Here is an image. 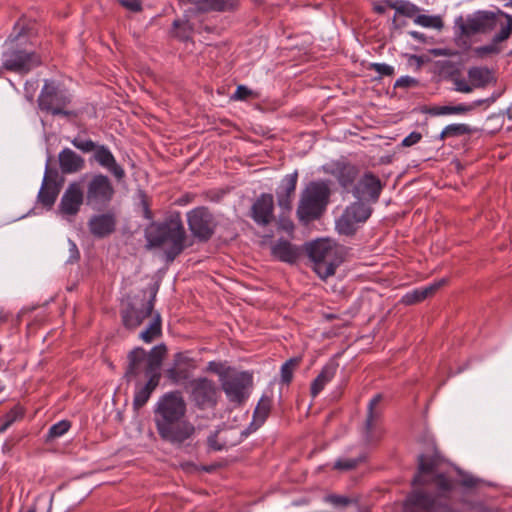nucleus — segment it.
I'll use <instances>...</instances> for the list:
<instances>
[{
    "label": "nucleus",
    "instance_id": "obj_58",
    "mask_svg": "<svg viewBox=\"0 0 512 512\" xmlns=\"http://www.w3.org/2000/svg\"><path fill=\"white\" fill-rule=\"evenodd\" d=\"M386 7H388V5L385 3V1L382 3V4H377L374 6V10L377 12V13H384L385 10H386Z\"/></svg>",
    "mask_w": 512,
    "mask_h": 512
},
{
    "label": "nucleus",
    "instance_id": "obj_61",
    "mask_svg": "<svg viewBox=\"0 0 512 512\" xmlns=\"http://www.w3.org/2000/svg\"><path fill=\"white\" fill-rule=\"evenodd\" d=\"M283 227L286 229V230H290L293 228V224L291 222H287L283 225Z\"/></svg>",
    "mask_w": 512,
    "mask_h": 512
},
{
    "label": "nucleus",
    "instance_id": "obj_54",
    "mask_svg": "<svg viewBox=\"0 0 512 512\" xmlns=\"http://www.w3.org/2000/svg\"><path fill=\"white\" fill-rule=\"evenodd\" d=\"M68 245H69V253H70L69 261L70 262L77 261L80 257V253L77 248V245L72 240H68Z\"/></svg>",
    "mask_w": 512,
    "mask_h": 512
},
{
    "label": "nucleus",
    "instance_id": "obj_41",
    "mask_svg": "<svg viewBox=\"0 0 512 512\" xmlns=\"http://www.w3.org/2000/svg\"><path fill=\"white\" fill-rule=\"evenodd\" d=\"M175 36L181 40H188L191 36L192 26L188 21L175 20L173 22Z\"/></svg>",
    "mask_w": 512,
    "mask_h": 512
},
{
    "label": "nucleus",
    "instance_id": "obj_48",
    "mask_svg": "<svg viewBox=\"0 0 512 512\" xmlns=\"http://www.w3.org/2000/svg\"><path fill=\"white\" fill-rule=\"evenodd\" d=\"M446 281L447 280L443 278L425 287H421V294L424 295V298L426 299L427 297L433 295L440 287L445 285Z\"/></svg>",
    "mask_w": 512,
    "mask_h": 512
},
{
    "label": "nucleus",
    "instance_id": "obj_53",
    "mask_svg": "<svg viewBox=\"0 0 512 512\" xmlns=\"http://www.w3.org/2000/svg\"><path fill=\"white\" fill-rule=\"evenodd\" d=\"M417 84V80L410 76H402L396 80L394 87L409 88Z\"/></svg>",
    "mask_w": 512,
    "mask_h": 512
},
{
    "label": "nucleus",
    "instance_id": "obj_18",
    "mask_svg": "<svg viewBox=\"0 0 512 512\" xmlns=\"http://www.w3.org/2000/svg\"><path fill=\"white\" fill-rule=\"evenodd\" d=\"M382 190L379 178L372 173H365L354 186L353 196L360 201L376 202Z\"/></svg>",
    "mask_w": 512,
    "mask_h": 512
},
{
    "label": "nucleus",
    "instance_id": "obj_57",
    "mask_svg": "<svg viewBox=\"0 0 512 512\" xmlns=\"http://www.w3.org/2000/svg\"><path fill=\"white\" fill-rule=\"evenodd\" d=\"M121 3L132 11H138L141 8L137 0H122Z\"/></svg>",
    "mask_w": 512,
    "mask_h": 512
},
{
    "label": "nucleus",
    "instance_id": "obj_21",
    "mask_svg": "<svg viewBox=\"0 0 512 512\" xmlns=\"http://www.w3.org/2000/svg\"><path fill=\"white\" fill-rule=\"evenodd\" d=\"M512 34V17H507V21L501 23V29L496 33L490 44L474 48L473 53L477 57H485L487 55L498 54L501 49L498 46L506 41Z\"/></svg>",
    "mask_w": 512,
    "mask_h": 512
},
{
    "label": "nucleus",
    "instance_id": "obj_4",
    "mask_svg": "<svg viewBox=\"0 0 512 512\" xmlns=\"http://www.w3.org/2000/svg\"><path fill=\"white\" fill-rule=\"evenodd\" d=\"M443 464L444 460L437 451H434L431 457L419 455L418 473L413 479V484H434L440 496H446L453 489V482L445 475Z\"/></svg>",
    "mask_w": 512,
    "mask_h": 512
},
{
    "label": "nucleus",
    "instance_id": "obj_1",
    "mask_svg": "<svg viewBox=\"0 0 512 512\" xmlns=\"http://www.w3.org/2000/svg\"><path fill=\"white\" fill-rule=\"evenodd\" d=\"M164 348L154 347L151 354L146 358V352L142 348L133 349L128 355V367L125 376L130 378L140 374L142 366L145 365V375L148 381L141 386L135 393L133 406L135 409L143 407L149 400L152 392L159 385L160 381V365Z\"/></svg>",
    "mask_w": 512,
    "mask_h": 512
},
{
    "label": "nucleus",
    "instance_id": "obj_51",
    "mask_svg": "<svg viewBox=\"0 0 512 512\" xmlns=\"http://www.w3.org/2000/svg\"><path fill=\"white\" fill-rule=\"evenodd\" d=\"M217 437L218 432H214L207 439L208 447L212 451H221L225 447V444L220 442Z\"/></svg>",
    "mask_w": 512,
    "mask_h": 512
},
{
    "label": "nucleus",
    "instance_id": "obj_35",
    "mask_svg": "<svg viewBox=\"0 0 512 512\" xmlns=\"http://www.w3.org/2000/svg\"><path fill=\"white\" fill-rule=\"evenodd\" d=\"M382 395H375L368 404V415L366 419V440L369 442L371 440L369 433L372 430L374 421L379 417L380 412L376 409V406L381 402Z\"/></svg>",
    "mask_w": 512,
    "mask_h": 512
},
{
    "label": "nucleus",
    "instance_id": "obj_31",
    "mask_svg": "<svg viewBox=\"0 0 512 512\" xmlns=\"http://www.w3.org/2000/svg\"><path fill=\"white\" fill-rule=\"evenodd\" d=\"M467 74L474 88L485 87L493 80L492 72L487 67H471Z\"/></svg>",
    "mask_w": 512,
    "mask_h": 512
},
{
    "label": "nucleus",
    "instance_id": "obj_36",
    "mask_svg": "<svg viewBox=\"0 0 512 512\" xmlns=\"http://www.w3.org/2000/svg\"><path fill=\"white\" fill-rule=\"evenodd\" d=\"M161 334V318L159 314H155L149 326L140 333V338L146 342H152L156 337Z\"/></svg>",
    "mask_w": 512,
    "mask_h": 512
},
{
    "label": "nucleus",
    "instance_id": "obj_38",
    "mask_svg": "<svg viewBox=\"0 0 512 512\" xmlns=\"http://www.w3.org/2000/svg\"><path fill=\"white\" fill-rule=\"evenodd\" d=\"M270 408L271 398L267 396L261 397L254 411V420L263 423L270 412Z\"/></svg>",
    "mask_w": 512,
    "mask_h": 512
},
{
    "label": "nucleus",
    "instance_id": "obj_49",
    "mask_svg": "<svg viewBox=\"0 0 512 512\" xmlns=\"http://www.w3.org/2000/svg\"><path fill=\"white\" fill-rule=\"evenodd\" d=\"M20 416V413L18 410L13 409L9 413H7L0 425V433L6 431L8 427L15 422V420Z\"/></svg>",
    "mask_w": 512,
    "mask_h": 512
},
{
    "label": "nucleus",
    "instance_id": "obj_50",
    "mask_svg": "<svg viewBox=\"0 0 512 512\" xmlns=\"http://www.w3.org/2000/svg\"><path fill=\"white\" fill-rule=\"evenodd\" d=\"M453 83L455 85V90L457 92H461V93H470L473 91V88H474V86H472L471 82L468 83L463 78H454Z\"/></svg>",
    "mask_w": 512,
    "mask_h": 512
},
{
    "label": "nucleus",
    "instance_id": "obj_20",
    "mask_svg": "<svg viewBox=\"0 0 512 512\" xmlns=\"http://www.w3.org/2000/svg\"><path fill=\"white\" fill-rule=\"evenodd\" d=\"M326 173L335 177L338 183L344 188H349L355 181L358 175L356 166L343 162L336 161L324 167Z\"/></svg>",
    "mask_w": 512,
    "mask_h": 512
},
{
    "label": "nucleus",
    "instance_id": "obj_8",
    "mask_svg": "<svg viewBox=\"0 0 512 512\" xmlns=\"http://www.w3.org/2000/svg\"><path fill=\"white\" fill-rule=\"evenodd\" d=\"M187 405L178 391L167 392L162 395L154 407V423L155 426L169 422L171 420H178L186 416Z\"/></svg>",
    "mask_w": 512,
    "mask_h": 512
},
{
    "label": "nucleus",
    "instance_id": "obj_60",
    "mask_svg": "<svg viewBox=\"0 0 512 512\" xmlns=\"http://www.w3.org/2000/svg\"><path fill=\"white\" fill-rule=\"evenodd\" d=\"M505 115L509 120H512V103L506 109Z\"/></svg>",
    "mask_w": 512,
    "mask_h": 512
},
{
    "label": "nucleus",
    "instance_id": "obj_28",
    "mask_svg": "<svg viewBox=\"0 0 512 512\" xmlns=\"http://www.w3.org/2000/svg\"><path fill=\"white\" fill-rule=\"evenodd\" d=\"M189 359L182 353L175 355L173 365L167 369L166 375L173 383H179L188 377Z\"/></svg>",
    "mask_w": 512,
    "mask_h": 512
},
{
    "label": "nucleus",
    "instance_id": "obj_42",
    "mask_svg": "<svg viewBox=\"0 0 512 512\" xmlns=\"http://www.w3.org/2000/svg\"><path fill=\"white\" fill-rule=\"evenodd\" d=\"M72 145L81 150L82 152L88 153L95 151L98 145L90 139L74 138L71 141Z\"/></svg>",
    "mask_w": 512,
    "mask_h": 512
},
{
    "label": "nucleus",
    "instance_id": "obj_40",
    "mask_svg": "<svg viewBox=\"0 0 512 512\" xmlns=\"http://www.w3.org/2000/svg\"><path fill=\"white\" fill-rule=\"evenodd\" d=\"M469 132V127L466 124H450L447 125L441 132L440 138L463 135Z\"/></svg>",
    "mask_w": 512,
    "mask_h": 512
},
{
    "label": "nucleus",
    "instance_id": "obj_22",
    "mask_svg": "<svg viewBox=\"0 0 512 512\" xmlns=\"http://www.w3.org/2000/svg\"><path fill=\"white\" fill-rule=\"evenodd\" d=\"M298 180L297 171L287 174L277 188L276 196L277 202L281 209L289 211L291 209L292 199L296 190Z\"/></svg>",
    "mask_w": 512,
    "mask_h": 512
},
{
    "label": "nucleus",
    "instance_id": "obj_26",
    "mask_svg": "<svg viewBox=\"0 0 512 512\" xmlns=\"http://www.w3.org/2000/svg\"><path fill=\"white\" fill-rule=\"evenodd\" d=\"M58 158L60 169L64 174L76 173L84 167V159L69 148L60 151Z\"/></svg>",
    "mask_w": 512,
    "mask_h": 512
},
{
    "label": "nucleus",
    "instance_id": "obj_19",
    "mask_svg": "<svg viewBox=\"0 0 512 512\" xmlns=\"http://www.w3.org/2000/svg\"><path fill=\"white\" fill-rule=\"evenodd\" d=\"M274 198L272 194H261L251 208V217L258 225H268L274 219Z\"/></svg>",
    "mask_w": 512,
    "mask_h": 512
},
{
    "label": "nucleus",
    "instance_id": "obj_44",
    "mask_svg": "<svg viewBox=\"0 0 512 512\" xmlns=\"http://www.w3.org/2000/svg\"><path fill=\"white\" fill-rule=\"evenodd\" d=\"M251 97L252 98H256L257 97L256 93L253 90H251L248 87H246L245 85H239L236 88V90H235V92H234V94L232 96V99L233 100L244 101V100H247V99H249Z\"/></svg>",
    "mask_w": 512,
    "mask_h": 512
},
{
    "label": "nucleus",
    "instance_id": "obj_46",
    "mask_svg": "<svg viewBox=\"0 0 512 512\" xmlns=\"http://www.w3.org/2000/svg\"><path fill=\"white\" fill-rule=\"evenodd\" d=\"M424 299H425L424 295L421 294V288H418L411 292L406 293L402 297V302L406 305H412V304L421 302Z\"/></svg>",
    "mask_w": 512,
    "mask_h": 512
},
{
    "label": "nucleus",
    "instance_id": "obj_43",
    "mask_svg": "<svg viewBox=\"0 0 512 512\" xmlns=\"http://www.w3.org/2000/svg\"><path fill=\"white\" fill-rule=\"evenodd\" d=\"M70 422L66 420L59 421L49 429V437L56 438L64 435L70 428Z\"/></svg>",
    "mask_w": 512,
    "mask_h": 512
},
{
    "label": "nucleus",
    "instance_id": "obj_7",
    "mask_svg": "<svg viewBox=\"0 0 512 512\" xmlns=\"http://www.w3.org/2000/svg\"><path fill=\"white\" fill-rule=\"evenodd\" d=\"M85 196V203L92 209H102L109 205L115 195L110 178L97 173L81 177L80 181Z\"/></svg>",
    "mask_w": 512,
    "mask_h": 512
},
{
    "label": "nucleus",
    "instance_id": "obj_9",
    "mask_svg": "<svg viewBox=\"0 0 512 512\" xmlns=\"http://www.w3.org/2000/svg\"><path fill=\"white\" fill-rule=\"evenodd\" d=\"M159 437L173 446L181 447L191 441L196 434V427L186 416L155 426Z\"/></svg>",
    "mask_w": 512,
    "mask_h": 512
},
{
    "label": "nucleus",
    "instance_id": "obj_29",
    "mask_svg": "<svg viewBox=\"0 0 512 512\" xmlns=\"http://www.w3.org/2000/svg\"><path fill=\"white\" fill-rule=\"evenodd\" d=\"M338 365L334 362L326 364L311 384V394L316 397L335 376Z\"/></svg>",
    "mask_w": 512,
    "mask_h": 512
},
{
    "label": "nucleus",
    "instance_id": "obj_59",
    "mask_svg": "<svg viewBox=\"0 0 512 512\" xmlns=\"http://www.w3.org/2000/svg\"><path fill=\"white\" fill-rule=\"evenodd\" d=\"M409 34L411 35L412 38H414L416 40H422L423 39V34L418 32V31H411V32H409Z\"/></svg>",
    "mask_w": 512,
    "mask_h": 512
},
{
    "label": "nucleus",
    "instance_id": "obj_55",
    "mask_svg": "<svg viewBox=\"0 0 512 512\" xmlns=\"http://www.w3.org/2000/svg\"><path fill=\"white\" fill-rule=\"evenodd\" d=\"M334 505L345 506L349 503V499L343 496L331 495L327 498Z\"/></svg>",
    "mask_w": 512,
    "mask_h": 512
},
{
    "label": "nucleus",
    "instance_id": "obj_47",
    "mask_svg": "<svg viewBox=\"0 0 512 512\" xmlns=\"http://www.w3.org/2000/svg\"><path fill=\"white\" fill-rule=\"evenodd\" d=\"M370 68L381 76H392L394 67L386 63H372Z\"/></svg>",
    "mask_w": 512,
    "mask_h": 512
},
{
    "label": "nucleus",
    "instance_id": "obj_33",
    "mask_svg": "<svg viewBox=\"0 0 512 512\" xmlns=\"http://www.w3.org/2000/svg\"><path fill=\"white\" fill-rule=\"evenodd\" d=\"M236 0H199L196 3L197 9L203 12L209 11H226L233 9Z\"/></svg>",
    "mask_w": 512,
    "mask_h": 512
},
{
    "label": "nucleus",
    "instance_id": "obj_56",
    "mask_svg": "<svg viewBox=\"0 0 512 512\" xmlns=\"http://www.w3.org/2000/svg\"><path fill=\"white\" fill-rule=\"evenodd\" d=\"M478 480L472 476L465 475L461 480V485L467 488L475 487Z\"/></svg>",
    "mask_w": 512,
    "mask_h": 512
},
{
    "label": "nucleus",
    "instance_id": "obj_27",
    "mask_svg": "<svg viewBox=\"0 0 512 512\" xmlns=\"http://www.w3.org/2000/svg\"><path fill=\"white\" fill-rule=\"evenodd\" d=\"M49 160L46 163L45 174L43 177L42 185L38 193V200L41 204L51 207L58 195V189L55 183L49 180Z\"/></svg>",
    "mask_w": 512,
    "mask_h": 512
},
{
    "label": "nucleus",
    "instance_id": "obj_62",
    "mask_svg": "<svg viewBox=\"0 0 512 512\" xmlns=\"http://www.w3.org/2000/svg\"><path fill=\"white\" fill-rule=\"evenodd\" d=\"M209 370L216 371V364L214 362L209 363Z\"/></svg>",
    "mask_w": 512,
    "mask_h": 512
},
{
    "label": "nucleus",
    "instance_id": "obj_2",
    "mask_svg": "<svg viewBox=\"0 0 512 512\" xmlns=\"http://www.w3.org/2000/svg\"><path fill=\"white\" fill-rule=\"evenodd\" d=\"M510 14L496 9L477 10L466 16H458L454 20V37L457 45L468 49L471 46L470 39L477 34H488L496 27L501 28V23L507 21Z\"/></svg>",
    "mask_w": 512,
    "mask_h": 512
},
{
    "label": "nucleus",
    "instance_id": "obj_10",
    "mask_svg": "<svg viewBox=\"0 0 512 512\" xmlns=\"http://www.w3.org/2000/svg\"><path fill=\"white\" fill-rule=\"evenodd\" d=\"M14 40L9 43V48L2 55L3 67L16 73H27L40 65V57L32 52L14 47Z\"/></svg>",
    "mask_w": 512,
    "mask_h": 512
},
{
    "label": "nucleus",
    "instance_id": "obj_39",
    "mask_svg": "<svg viewBox=\"0 0 512 512\" xmlns=\"http://www.w3.org/2000/svg\"><path fill=\"white\" fill-rule=\"evenodd\" d=\"M299 362L300 359L291 358L283 363L280 371L282 383L289 384L292 381L294 370L298 366Z\"/></svg>",
    "mask_w": 512,
    "mask_h": 512
},
{
    "label": "nucleus",
    "instance_id": "obj_24",
    "mask_svg": "<svg viewBox=\"0 0 512 512\" xmlns=\"http://www.w3.org/2000/svg\"><path fill=\"white\" fill-rule=\"evenodd\" d=\"M155 294L156 291H154L152 298L143 306V308L138 309L134 306H130L122 312V320L125 327L134 329L141 325L144 319L152 314Z\"/></svg>",
    "mask_w": 512,
    "mask_h": 512
},
{
    "label": "nucleus",
    "instance_id": "obj_37",
    "mask_svg": "<svg viewBox=\"0 0 512 512\" xmlns=\"http://www.w3.org/2000/svg\"><path fill=\"white\" fill-rule=\"evenodd\" d=\"M414 23L424 28H433L436 30H441L444 27V23L440 15H416Z\"/></svg>",
    "mask_w": 512,
    "mask_h": 512
},
{
    "label": "nucleus",
    "instance_id": "obj_32",
    "mask_svg": "<svg viewBox=\"0 0 512 512\" xmlns=\"http://www.w3.org/2000/svg\"><path fill=\"white\" fill-rule=\"evenodd\" d=\"M473 109V106L466 104H458L456 106H433L428 108L425 112L431 116H444V115H460L466 114Z\"/></svg>",
    "mask_w": 512,
    "mask_h": 512
},
{
    "label": "nucleus",
    "instance_id": "obj_45",
    "mask_svg": "<svg viewBox=\"0 0 512 512\" xmlns=\"http://www.w3.org/2000/svg\"><path fill=\"white\" fill-rule=\"evenodd\" d=\"M363 460V457L355 459H339L335 462L334 468L338 470H351Z\"/></svg>",
    "mask_w": 512,
    "mask_h": 512
},
{
    "label": "nucleus",
    "instance_id": "obj_63",
    "mask_svg": "<svg viewBox=\"0 0 512 512\" xmlns=\"http://www.w3.org/2000/svg\"><path fill=\"white\" fill-rule=\"evenodd\" d=\"M6 321V317L0 313V322Z\"/></svg>",
    "mask_w": 512,
    "mask_h": 512
},
{
    "label": "nucleus",
    "instance_id": "obj_13",
    "mask_svg": "<svg viewBox=\"0 0 512 512\" xmlns=\"http://www.w3.org/2000/svg\"><path fill=\"white\" fill-rule=\"evenodd\" d=\"M407 512H455L451 505L440 497H432L426 492L415 490L406 499Z\"/></svg>",
    "mask_w": 512,
    "mask_h": 512
},
{
    "label": "nucleus",
    "instance_id": "obj_6",
    "mask_svg": "<svg viewBox=\"0 0 512 512\" xmlns=\"http://www.w3.org/2000/svg\"><path fill=\"white\" fill-rule=\"evenodd\" d=\"M307 252L314 262V271L322 279L332 276L341 263L338 247L329 239H319L310 243Z\"/></svg>",
    "mask_w": 512,
    "mask_h": 512
},
{
    "label": "nucleus",
    "instance_id": "obj_17",
    "mask_svg": "<svg viewBox=\"0 0 512 512\" xmlns=\"http://www.w3.org/2000/svg\"><path fill=\"white\" fill-rule=\"evenodd\" d=\"M84 202L85 196L81 182L73 181L64 191L58 209L62 216L74 217Z\"/></svg>",
    "mask_w": 512,
    "mask_h": 512
},
{
    "label": "nucleus",
    "instance_id": "obj_30",
    "mask_svg": "<svg viewBox=\"0 0 512 512\" xmlns=\"http://www.w3.org/2000/svg\"><path fill=\"white\" fill-rule=\"evenodd\" d=\"M272 254L277 259L293 263L297 257V250L286 240H279L272 246Z\"/></svg>",
    "mask_w": 512,
    "mask_h": 512
},
{
    "label": "nucleus",
    "instance_id": "obj_34",
    "mask_svg": "<svg viewBox=\"0 0 512 512\" xmlns=\"http://www.w3.org/2000/svg\"><path fill=\"white\" fill-rule=\"evenodd\" d=\"M385 3L388 5V7L395 9L397 14L404 15L406 17H414L416 14L420 11L419 7L415 4L404 1V0H398V1H392V0H385Z\"/></svg>",
    "mask_w": 512,
    "mask_h": 512
},
{
    "label": "nucleus",
    "instance_id": "obj_23",
    "mask_svg": "<svg viewBox=\"0 0 512 512\" xmlns=\"http://www.w3.org/2000/svg\"><path fill=\"white\" fill-rule=\"evenodd\" d=\"M95 161L108 172H110L118 181L125 177V170L117 163L112 152L104 145H98L94 151Z\"/></svg>",
    "mask_w": 512,
    "mask_h": 512
},
{
    "label": "nucleus",
    "instance_id": "obj_25",
    "mask_svg": "<svg viewBox=\"0 0 512 512\" xmlns=\"http://www.w3.org/2000/svg\"><path fill=\"white\" fill-rule=\"evenodd\" d=\"M115 217L111 213L93 216L88 223L90 232L99 238L111 234L115 230Z\"/></svg>",
    "mask_w": 512,
    "mask_h": 512
},
{
    "label": "nucleus",
    "instance_id": "obj_11",
    "mask_svg": "<svg viewBox=\"0 0 512 512\" xmlns=\"http://www.w3.org/2000/svg\"><path fill=\"white\" fill-rule=\"evenodd\" d=\"M371 212V207L360 200L350 204L336 220L337 231L343 235L354 234L358 225L366 222Z\"/></svg>",
    "mask_w": 512,
    "mask_h": 512
},
{
    "label": "nucleus",
    "instance_id": "obj_5",
    "mask_svg": "<svg viewBox=\"0 0 512 512\" xmlns=\"http://www.w3.org/2000/svg\"><path fill=\"white\" fill-rule=\"evenodd\" d=\"M331 190L328 182L312 181L301 194L297 215L301 221L317 219L329 203Z\"/></svg>",
    "mask_w": 512,
    "mask_h": 512
},
{
    "label": "nucleus",
    "instance_id": "obj_3",
    "mask_svg": "<svg viewBox=\"0 0 512 512\" xmlns=\"http://www.w3.org/2000/svg\"><path fill=\"white\" fill-rule=\"evenodd\" d=\"M147 247H164L168 260H174L185 248L186 232L179 216L163 223H152L145 231Z\"/></svg>",
    "mask_w": 512,
    "mask_h": 512
},
{
    "label": "nucleus",
    "instance_id": "obj_52",
    "mask_svg": "<svg viewBox=\"0 0 512 512\" xmlns=\"http://www.w3.org/2000/svg\"><path fill=\"white\" fill-rule=\"evenodd\" d=\"M421 139L422 134L420 132L413 131L402 140L401 144L404 147H411L417 144Z\"/></svg>",
    "mask_w": 512,
    "mask_h": 512
},
{
    "label": "nucleus",
    "instance_id": "obj_64",
    "mask_svg": "<svg viewBox=\"0 0 512 512\" xmlns=\"http://www.w3.org/2000/svg\"><path fill=\"white\" fill-rule=\"evenodd\" d=\"M506 6L512 7V0H510V1L506 4Z\"/></svg>",
    "mask_w": 512,
    "mask_h": 512
},
{
    "label": "nucleus",
    "instance_id": "obj_16",
    "mask_svg": "<svg viewBox=\"0 0 512 512\" xmlns=\"http://www.w3.org/2000/svg\"><path fill=\"white\" fill-rule=\"evenodd\" d=\"M191 398L199 408L213 407L217 403L218 389L207 378H197L190 382Z\"/></svg>",
    "mask_w": 512,
    "mask_h": 512
},
{
    "label": "nucleus",
    "instance_id": "obj_14",
    "mask_svg": "<svg viewBox=\"0 0 512 512\" xmlns=\"http://www.w3.org/2000/svg\"><path fill=\"white\" fill-rule=\"evenodd\" d=\"M189 229L194 237L206 241L214 233L216 223L206 207H197L187 213Z\"/></svg>",
    "mask_w": 512,
    "mask_h": 512
},
{
    "label": "nucleus",
    "instance_id": "obj_12",
    "mask_svg": "<svg viewBox=\"0 0 512 512\" xmlns=\"http://www.w3.org/2000/svg\"><path fill=\"white\" fill-rule=\"evenodd\" d=\"M69 103L70 99L63 91L58 90L52 83L45 82L38 98V105L41 110L53 115L68 117L73 115L72 111L66 109Z\"/></svg>",
    "mask_w": 512,
    "mask_h": 512
},
{
    "label": "nucleus",
    "instance_id": "obj_15",
    "mask_svg": "<svg viewBox=\"0 0 512 512\" xmlns=\"http://www.w3.org/2000/svg\"><path fill=\"white\" fill-rule=\"evenodd\" d=\"M252 385V375L248 372H238L227 375L222 379V389L231 402L241 403L248 396Z\"/></svg>",
    "mask_w": 512,
    "mask_h": 512
}]
</instances>
